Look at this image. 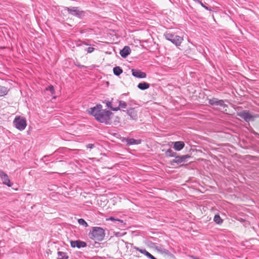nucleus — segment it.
Here are the masks:
<instances>
[{
	"mask_svg": "<svg viewBox=\"0 0 259 259\" xmlns=\"http://www.w3.org/2000/svg\"><path fill=\"white\" fill-rule=\"evenodd\" d=\"M47 91L51 92V94L53 95L55 93L53 85H50L46 89Z\"/></svg>",
	"mask_w": 259,
	"mask_h": 259,
	"instance_id": "obj_24",
	"label": "nucleus"
},
{
	"mask_svg": "<svg viewBox=\"0 0 259 259\" xmlns=\"http://www.w3.org/2000/svg\"><path fill=\"white\" fill-rule=\"evenodd\" d=\"M193 1L196 3H199V4H200L201 5V6H203V3L200 0H193Z\"/></svg>",
	"mask_w": 259,
	"mask_h": 259,
	"instance_id": "obj_29",
	"label": "nucleus"
},
{
	"mask_svg": "<svg viewBox=\"0 0 259 259\" xmlns=\"http://www.w3.org/2000/svg\"><path fill=\"white\" fill-rule=\"evenodd\" d=\"M83 44H84V45H86V46H88V44H87V43H83Z\"/></svg>",
	"mask_w": 259,
	"mask_h": 259,
	"instance_id": "obj_32",
	"label": "nucleus"
},
{
	"mask_svg": "<svg viewBox=\"0 0 259 259\" xmlns=\"http://www.w3.org/2000/svg\"><path fill=\"white\" fill-rule=\"evenodd\" d=\"M8 92V90L7 88L0 85V97L7 95Z\"/></svg>",
	"mask_w": 259,
	"mask_h": 259,
	"instance_id": "obj_19",
	"label": "nucleus"
},
{
	"mask_svg": "<svg viewBox=\"0 0 259 259\" xmlns=\"http://www.w3.org/2000/svg\"><path fill=\"white\" fill-rule=\"evenodd\" d=\"M127 144L128 145H134V144H139L141 142V140H137L134 139H127L126 140Z\"/></svg>",
	"mask_w": 259,
	"mask_h": 259,
	"instance_id": "obj_17",
	"label": "nucleus"
},
{
	"mask_svg": "<svg viewBox=\"0 0 259 259\" xmlns=\"http://www.w3.org/2000/svg\"><path fill=\"white\" fill-rule=\"evenodd\" d=\"M122 69L119 66H116L113 68V73L116 76H119L122 73Z\"/></svg>",
	"mask_w": 259,
	"mask_h": 259,
	"instance_id": "obj_18",
	"label": "nucleus"
},
{
	"mask_svg": "<svg viewBox=\"0 0 259 259\" xmlns=\"http://www.w3.org/2000/svg\"><path fill=\"white\" fill-rule=\"evenodd\" d=\"M86 147L87 148L92 149L94 147V145L93 144H89Z\"/></svg>",
	"mask_w": 259,
	"mask_h": 259,
	"instance_id": "obj_27",
	"label": "nucleus"
},
{
	"mask_svg": "<svg viewBox=\"0 0 259 259\" xmlns=\"http://www.w3.org/2000/svg\"><path fill=\"white\" fill-rule=\"evenodd\" d=\"M185 146V143L183 141H177L174 142V148L176 151L181 150Z\"/></svg>",
	"mask_w": 259,
	"mask_h": 259,
	"instance_id": "obj_14",
	"label": "nucleus"
},
{
	"mask_svg": "<svg viewBox=\"0 0 259 259\" xmlns=\"http://www.w3.org/2000/svg\"><path fill=\"white\" fill-rule=\"evenodd\" d=\"M13 123L15 127L20 131L24 130L27 125L25 118L20 116H16L13 121Z\"/></svg>",
	"mask_w": 259,
	"mask_h": 259,
	"instance_id": "obj_4",
	"label": "nucleus"
},
{
	"mask_svg": "<svg viewBox=\"0 0 259 259\" xmlns=\"http://www.w3.org/2000/svg\"><path fill=\"white\" fill-rule=\"evenodd\" d=\"M78 223L79 225L83 226L85 227L88 226V223L83 219H79L78 220Z\"/></svg>",
	"mask_w": 259,
	"mask_h": 259,
	"instance_id": "obj_23",
	"label": "nucleus"
},
{
	"mask_svg": "<svg viewBox=\"0 0 259 259\" xmlns=\"http://www.w3.org/2000/svg\"><path fill=\"white\" fill-rule=\"evenodd\" d=\"M95 49L93 47H89L87 49V51L89 53H91L94 51Z\"/></svg>",
	"mask_w": 259,
	"mask_h": 259,
	"instance_id": "obj_25",
	"label": "nucleus"
},
{
	"mask_svg": "<svg viewBox=\"0 0 259 259\" xmlns=\"http://www.w3.org/2000/svg\"><path fill=\"white\" fill-rule=\"evenodd\" d=\"M70 245L73 248L77 247L78 248H80L86 247L87 243L85 242L79 240L74 241L71 240L70 241Z\"/></svg>",
	"mask_w": 259,
	"mask_h": 259,
	"instance_id": "obj_7",
	"label": "nucleus"
},
{
	"mask_svg": "<svg viewBox=\"0 0 259 259\" xmlns=\"http://www.w3.org/2000/svg\"><path fill=\"white\" fill-rule=\"evenodd\" d=\"M119 103V105L117 107H115V108H112L113 111H118L120 110V108H126L127 106L126 103L123 101H118Z\"/></svg>",
	"mask_w": 259,
	"mask_h": 259,
	"instance_id": "obj_15",
	"label": "nucleus"
},
{
	"mask_svg": "<svg viewBox=\"0 0 259 259\" xmlns=\"http://www.w3.org/2000/svg\"><path fill=\"white\" fill-rule=\"evenodd\" d=\"M165 37L166 39L170 41H171L172 44H175L177 47L180 46L183 41V37L175 35L172 33H166L165 34Z\"/></svg>",
	"mask_w": 259,
	"mask_h": 259,
	"instance_id": "obj_3",
	"label": "nucleus"
},
{
	"mask_svg": "<svg viewBox=\"0 0 259 259\" xmlns=\"http://www.w3.org/2000/svg\"><path fill=\"white\" fill-rule=\"evenodd\" d=\"M131 50L128 46H125L120 52V55L123 58H126L130 54Z\"/></svg>",
	"mask_w": 259,
	"mask_h": 259,
	"instance_id": "obj_13",
	"label": "nucleus"
},
{
	"mask_svg": "<svg viewBox=\"0 0 259 259\" xmlns=\"http://www.w3.org/2000/svg\"><path fill=\"white\" fill-rule=\"evenodd\" d=\"M167 156L170 157H175L177 155V153L173 152L171 149H168L165 152Z\"/></svg>",
	"mask_w": 259,
	"mask_h": 259,
	"instance_id": "obj_21",
	"label": "nucleus"
},
{
	"mask_svg": "<svg viewBox=\"0 0 259 259\" xmlns=\"http://www.w3.org/2000/svg\"><path fill=\"white\" fill-rule=\"evenodd\" d=\"M106 105L107 107L110 108L111 109V110H112V108H114V107H112L111 106V102H109V101H107V103H106Z\"/></svg>",
	"mask_w": 259,
	"mask_h": 259,
	"instance_id": "obj_26",
	"label": "nucleus"
},
{
	"mask_svg": "<svg viewBox=\"0 0 259 259\" xmlns=\"http://www.w3.org/2000/svg\"><path fill=\"white\" fill-rule=\"evenodd\" d=\"M132 75L137 78H144L146 77V73L141 71L139 69H132Z\"/></svg>",
	"mask_w": 259,
	"mask_h": 259,
	"instance_id": "obj_10",
	"label": "nucleus"
},
{
	"mask_svg": "<svg viewBox=\"0 0 259 259\" xmlns=\"http://www.w3.org/2000/svg\"><path fill=\"white\" fill-rule=\"evenodd\" d=\"M150 87V84L146 82H140L138 85V88L141 90L148 89Z\"/></svg>",
	"mask_w": 259,
	"mask_h": 259,
	"instance_id": "obj_16",
	"label": "nucleus"
},
{
	"mask_svg": "<svg viewBox=\"0 0 259 259\" xmlns=\"http://www.w3.org/2000/svg\"><path fill=\"white\" fill-rule=\"evenodd\" d=\"M127 114L133 119H137L138 118L137 111L135 108H131L126 110Z\"/></svg>",
	"mask_w": 259,
	"mask_h": 259,
	"instance_id": "obj_12",
	"label": "nucleus"
},
{
	"mask_svg": "<svg viewBox=\"0 0 259 259\" xmlns=\"http://www.w3.org/2000/svg\"><path fill=\"white\" fill-rule=\"evenodd\" d=\"M58 259H68V256L67 255L66 253L62 252V251H59L58 252Z\"/></svg>",
	"mask_w": 259,
	"mask_h": 259,
	"instance_id": "obj_20",
	"label": "nucleus"
},
{
	"mask_svg": "<svg viewBox=\"0 0 259 259\" xmlns=\"http://www.w3.org/2000/svg\"><path fill=\"white\" fill-rule=\"evenodd\" d=\"M104 230L99 227H94L90 232L89 236L91 239L95 241H102L105 237Z\"/></svg>",
	"mask_w": 259,
	"mask_h": 259,
	"instance_id": "obj_2",
	"label": "nucleus"
},
{
	"mask_svg": "<svg viewBox=\"0 0 259 259\" xmlns=\"http://www.w3.org/2000/svg\"><path fill=\"white\" fill-rule=\"evenodd\" d=\"M119 232H118V233H116L115 234V235H116V236H119Z\"/></svg>",
	"mask_w": 259,
	"mask_h": 259,
	"instance_id": "obj_31",
	"label": "nucleus"
},
{
	"mask_svg": "<svg viewBox=\"0 0 259 259\" xmlns=\"http://www.w3.org/2000/svg\"><path fill=\"white\" fill-rule=\"evenodd\" d=\"M238 115L241 118L244 119L246 121H249L253 118L248 111H243L238 113Z\"/></svg>",
	"mask_w": 259,
	"mask_h": 259,
	"instance_id": "obj_8",
	"label": "nucleus"
},
{
	"mask_svg": "<svg viewBox=\"0 0 259 259\" xmlns=\"http://www.w3.org/2000/svg\"><path fill=\"white\" fill-rule=\"evenodd\" d=\"M0 177L1 178L4 184L6 185L9 187L12 186V184L10 182L8 175L2 170H0Z\"/></svg>",
	"mask_w": 259,
	"mask_h": 259,
	"instance_id": "obj_6",
	"label": "nucleus"
},
{
	"mask_svg": "<svg viewBox=\"0 0 259 259\" xmlns=\"http://www.w3.org/2000/svg\"><path fill=\"white\" fill-rule=\"evenodd\" d=\"M213 221L218 224H221L223 223V220L221 218L219 215H215L213 218Z\"/></svg>",
	"mask_w": 259,
	"mask_h": 259,
	"instance_id": "obj_22",
	"label": "nucleus"
},
{
	"mask_svg": "<svg viewBox=\"0 0 259 259\" xmlns=\"http://www.w3.org/2000/svg\"><path fill=\"white\" fill-rule=\"evenodd\" d=\"M108 220H111V221H114V220H116V221H119V222H122V221H121L119 219H115L113 217H110L108 219Z\"/></svg>",
	"mask_w": 259,
	"mask_h": 259,
	"instance_id": "obj_28",
	"label": "nucleus"
},
{
	"mask_svg": "<svg viewBox=\"0 0 259 259\" xmlns=\"http://www.w3.org/2000/svg\"><path fill=\"white\" fill-rule=\"evenodd\" d=\"M190 156L189 155H185L182 156H176L175 157V159L172 160V162L177 163L178 164L184 162L186 160L190 158Z\"/></svg>",
	"mask_w": 259,
	"mask_h": 259,
	"instance_id": "obj_11",
	"label": "nucleus"
},
{
	"mask_svg": "<svg viewBox=\"0 0 259 259\" xmlns=\"http://www.w3.org/2000/svg\"><path fill=\"white\" fill-rule=\"evenodd\" d=\"M202 7H203L205 9H206L207 10H208V11H210L211 10L208 7L206 6L204 4L203 5V6H202Z\"/></svg>",
	"mask_w": 259,
	"mask_h": 259,
	"instance_id": "obj_30",
	"label": "nucleus"
},
{
	"mask_svg": "<svg viewBox=\"0 0 259 259\" xmlns=\"http://www.w3.org/2000/svg\"><path fill=\"white\" fill-rule=\"evenodd\" d=\"M208 103L212 106H220L226 107L227 105L224 103L223 100H219L217 98H212L209 100Z\"/></svg>",
	"mask_w": 259,
	"mask_h": 259,
	"instance_id": "obj_9",
	"label": "nucleus"
},
{
	"mask_svg": "<svg viewBox=\"0 0 259 259\" xmlns=\"http://www.w3.org/2000/svg\"><path fill=\"white\" fill-rule=\"evenodd\" d=\"M89 112L94 116L97 121L106 124H110L113 114L112 112L109 110L102 109V106L100 104L90 108Z\"/></svg>",
	"mask_w": 259,
	"mask_h": 259,
	"instance_id": "obj_1",
	"label": "nucleus"
},
{
	"mask_svg": "<svg viewBox=\"0 0 259 259\" xmlns=\"http://www.w3.org/2000/svg\"><path fill=\"white\" fill-rule=\"evenodd\" d=\"M65 10H66L70 14L76 16L78 17H80L83 15V11H80L78 7H66Z\"/></svg>",
	"mask_w": 259,
	"mask_h": 259,
	"instance_id": "obj_5",
	"label": "nucleus"
}]
</instances>
